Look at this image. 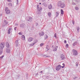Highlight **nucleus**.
I'll use <instances>...</instances> for the list:
<instances>
[{
	"instance_id": "1",
	"label": "nucleus",
	"mask_w": 80,
	"mask_h": 80,
	"mask_svg": "<svg viewBox=\"0 0 80 80\" xmlns=\"http://www.w3.org/2000/svg\"><path fill=\"white\" fill-rule=\"evenodd\" d=\"M72 52L74 55L76 56L78 55V52H77V51L76 50L73 49L72 50Z\"/></svg>"
},
{
	"instance_id": "2",
	"label": "nucleus",
	"mask_w": 80,
	"mask_h": 80,
	"mask_svg": "<svg viewBox=\"0 0 80 80\" xmlns=\"http://www.w3.org/2000/svg\"><path fill=\"white\" fill-rule=\"evenodd\" d=\"M5 10L7 14H10V10L8 9V8H6Z\"/></svg>"
},
{
	"instance_id": "3",
	"label": "nucleus",
	"mask_w": 80,
	"mask_h": 80,
	"mask_svg": "<svg viewBox=\"0 0 80 80\" xmlns=\"http://www.w3.org/2000/svg\"><path fill=\"white\" fill-rule=\"evenodd\" d=\"M61 67H62V66L60 65H58V66L56 67V70H57V71H58V70H60V69H61Z\"/></svg>"
},
{
	"instance_id": "4",
	"label": "nucleus",
	"mask_w": 80,
	"mask_h": 80,
	"mask_svg": "<svg viewBox=\"0 0 80 80\" xmlns=\"http://www.w3.org/2000/svg\"><path fill=\"white\" fill-rule=\"evenodd\" d=\"M4 43L2 42L1 44H0V49H1V50H3V49L4 48Z\"/></svg>"
},
{
	"instance_id": "5",
	"label": "nucleus",
	"mask_w": 80,
	"mask_h": 80,
	"mask_svg": "<svg viewBox=\"0 0 80 80\" xmlns=\"http://www.w3.org/2000/svg\"><path fill=\"white\" fill-rule=\"evenodd\" d=\"M60 7L62 8H63L65 7V4L64 3H61Z\"/></svg>"
},
{
	"instance_id": "6",
	"label": "nucleus",
	"mask_w": 80,
	"mask_h": 80,
	"mask_svg": "<svg viewBox=\"0 0 80 80\" xmlns=\"http://www.w3.org/2000/svg\"><path fill=\"white\" fill-rule=\"evenodd\" d=\"M61 60H65V59L66 58H65V57L64 55H63L62 54L61 55Z\"/></svg>"
},
{
	"instance_id": "7",
	"label": "nucleus",
	"mask_w": 80,
	"mask_h": 80,
	"mask_svg": "<svg viewBox=\"0 0 80 80\" xmlns=\"http://www.w3.org/2000/svg\"><path fill=\"white\" fill-rule=\"evenodd\" d=\"M39 35H40V37L43 36V35H44V32L42 31H41L39 32Z\"/></svg>"
},
{
	"instance_id": "8",
	"label": "nucleus",
	"mask_w": 80,
	"mask_h": 80,
	"mask_svg": "<svg viewBox=\"0 0 80 80\" xmlns=\"http://www.w3.org/2000/svg\"><path fill=\"white\" fill-rule=\"evenodd\" d=\"M20 27L21 28H23L25 27V24L24 23H22L20 24Z\"/></svg>"
},
{
	"instance_id": "9",
	"label": "nucleus",
	"mask_w": 80,
	"mask_h": 80,
	"mask_svg": "<svg viewBox=\"0 0 80 80\" xmlns=\"http://www.w3.org/2000/svg\"><path fill=\"white\" fill-rule=\"evenodd\" d=\"M32 20V18L31 17H29L28 19H27V21L28 22H31Z\"/></svg>"
},
{
	"instance_id": "10",
	"label": "nucleus",
	"mask_w": 80,
	"mask_h": 80,
	"mask_svg": "<svg viewBox=\"0 0 80 80\" xmlns=\"http://www.w3.org/2000/svg\"><path fill=\"white\" fill-rule=\"evenodd\" d=\"M57 3L58 7H60L61 6V4H62V3L61 1H58Z\"/></svg>"
},
{
	"instance_id": "11",
	"label": "nucleus",
	"mask_w": 80,
	"mask_h": 80,
	"mask_svg": "<svg viewBox=\"0 0 80 80\" xmlns=\"http://www.w3.org/2000/svg\"><path fill=\"white\" fill-rule=\"evenodd\" d=\"M15 44L16 45V47H18V40H17L15 42Z\"/></svg>"
},
{
	"instance_id": "12",
	"label": "nucleus",
	"mask_w": 80,
	"mask_h": 80,
	"mask_svg": "<svg viewBox=\"0 0 80 80\" xmlns=\"http://www.w3.org/2000/svg\"><path fill=\"white\" fill-rule=\"evenodd\" d=\"M6 47L7 48H10V45L8 42H7L6 43Z\"/></svg>"
},
{
	"instance_id": "13",
	"label": "nucleus",
	"mask_w": 80,
	"mask_h": 80,
	"mask_svg": "<svg viewBox=\"0 0 80 80\" xmlns=\"http://www.w3.org/2000/svg\"><path fill=\"white\" fill-rule=\"evenodd\" d=\"M6 52L8 53H9L10 52V49L9 48H7L6 49Z\"/></svg>"
},
{
	"instance_id": "14",
	"label": "nucleus",
	"mask_w": 80,
	"mask_h": 80,
	"mask_svg": "<svg viewBox=\"0 0 80 80\" xmlns=\"http://www.w3.org/2000/svg\"><path fill=\"white\" fill-rule=\"evenodd\" d=\"M32 40H33V38H32L30 37L28 39V41L29 42H31Z\"/></svg>"
},
{
	"instance_id": "15",
	"label": "nucleus",
	"mask_w": 80,
	"mask_h": 80,
	"mask_svg": "<svg viewBox=\"0 0 80 80\" xmlns=\"http://www.w3.org/2000/svg\"><path fill=\"white\" fill-rule=\"evenodd\" d=\"M46 48V52H47V51H48V50H50V47H49V46L48 45L47 46Z\"/></svg>"
},
{
	"instance_id": "16",
	"label": "nucleus",
	"mask_w": 80,
	"mask_h": 80,
	"mask_svg": "<svg viewBox=\"0 0 80 80\" xmlns=\"http://www.w3.org/2000/svg\"><path fill=\"white\" fill-rule=\"evenodd\" d=\"M77 42H76L73 43L72 45L73 46H75V45H77Z\"/></svg>"
},
{
	"instance_id": "17",
	"label": "nucleus",
	"mask_w": 80,
	"mask_h": 80,
	"mask_svg": "<svg viewBox=\"0 0 80 80\" xmlns=\"http://www.w3.org/2000/svg\"><path fill=\"white\" fill-rule=\"evenodd\" d=\"M58 48H56V47H54L53 49V52H55V51H57V50Z\"/></svg>"
},
{
	"instance_id": "18",
	"label": "nucleus",
	"mask_w": 80,
	"mask_h": 80,
	"mask_svg": "<svg viewBox=\"0 0 80 80\" xmlns=\"http://www.w3.org/2000/svg\"><path fill=\"white\" fill-rule=\"evenodd\" d=\"M77 30L78 32V33L79 32H80V31H79V30H80V28L79 27H77Z\"/></svg>"
},
{
	"instance_id": "19",
	"label": "nucleus",
	"mask_w": 80,
	"mask_h": 80,
	"mask_svg": "<svg viewBox=\"0 0 80 80\" xmlns=\"http://www.w3.org/2000/svg\"><path fill=\"white\" fill-rule=\"evenodd\" d=\"M48 8L49 10H50V9L52 8V6L51 5H50L48 6Z\"/></svg>"
},
{
	"instance_id": "20",
	"label": "nucleus",
	"mask_w": 80,
	"mask_h": 80,
	"mask_svg": "<svg viewBox=\"0 0 80 80\" xmlns=\"http://www.w3.org/2000/svg\"><path fill=\"white\" fill-rule=\"evenodd\" d=\"M3 53V49H0V55L2 54Z\"/></svg>"
},
{
	"instance_id": "21",
	"label": "nucleus",
	"mask_w": 80,
	"mask_h": 80,
	"mask_svg": "<svg viewBox=\"0 0 80 80\" xmlns=\"http://www.w3.org/2000/svg\"><path fill=\"white\" fill-rule=\"evenodd\" d=\"M78 63H78V62H76V63H75L76 67H78Z\"/></svg>"
},
{
	"instance_id": "22",
	"label": "nucleus",
	"mask_w": 80,
	"mask_h": 80,
	"mask_svg": "<svg viewBox=\"0 0 80 80\" xmlns=\"http://www.w3.org/2000/svg\"><path fill=\"white\" fill-rule=\"evenodd\" d=\"M63 13H64V12H63V10L62 9L61 10V14L63 15Z\"/></svg>"
},
{
	"instance_id": "23",
	"label": "nucleus",
	"mask_w": 80,
	"mask_h": 80,
	"mask_svg": "<svg viewBox=\"0 0 80 80\" xmlns=\"http://www.w3.org/2000/svg\"><path fill=\"white\" fill-rule=\"evenodd\" d=\"M58 15H59V12H56V17H57L58 16Z\"/></svg>"
},
{
	"instance_id": "24",
	"label": "nucleus",
	"mask_w": 80,
	"mask_h": 80,
	"mask_svg": "<svg viewBox=\"0 0 80 80\" xmlns=\"http://www.w3.org/2000/svg\"><path fill=\"white\" fill-rule=\"evenodd\" d=\"M4 22H5V23L6 24V25L8 24V22L7 21H6L5 20H4Z\"/></svg>"
},
{
	"instance_id": "25",
	"label": "nucleus",
	"mask_w": 80,
	"mask_h": 80,
	"mask_svg": "<svg viewBox=\"0 0 80 80\" xmlns=\"http://www.w3.org/2000/svg\"><path fill=\"white\" fill-rule=\"evenodd\" d=\"M8 5L9 6V7H12V4L10 2L8 4Z\"/></svg>"
},
{
	"instance_id": "26",
	"label": "nucleus",
	"mask_w": 80,
	"mask_h": 80,
	"mask_svg": "<svg viewBox=\"0 0 80 80\" xmlns=\"http://www.w3.org/2000/svg\"><path fill=\"white\" fill-rule=\"evenodd\" d=\"M48 16L50 17H51V12H48Z\"/></svg>"
},
{
	"instance_id": "27",
	"label": "nucleus",
	"mask_w": 80,
	"mask_h": 80,
	"mask_svg": "<svg viewBox=\"0 0 80 80\" xmlns=\"http://www.w3.org/2000/svg\"><path fill=\"white\" fill-rule=\"evenodd\" d=\"M38 42V40L36 39L35 40V41L34 43V44H35V43H37Z\"/></svg>"
},
{
	"instance_id": "28",
	"label": "nucleus",
	"mask_w": 80,
	"mask_h": 80,
	"mask_svg": "<svg viewBox=\"0 0 80 80\" xmlns=\"http://www.w3.org/2000/svg\"><path fill=\"white\" fill-rule=\"evenodd\" d=\"M42 8H38V10L39 12L41 11V10H42Z\"/></svg>"
},
{
	"instance_id": "29",
	"label": "nucleus",
	"mask_w": 80,
	"mask_h": 80,
	"mask_svg": "<svg viewBox=\"0 0 80 80\" xmlns=\"http://www.w3.org/2000/svg\"><path fill=\"white\" fill-rule=\"evenodd\" d=\"M44 38H46V39H47V38H48V36L47 35H45Z\"/></svg>"
},
{
	"instance_id": "30",
	"label": "nucleus",
	"mask_w": 80,
	"mask_h": 80,
	"mask_svg": "<svg viewBox=\"0 0 80 80\" xmlns=\"http://www.w3.org/2000/svg\"><path fill=\"white\" fill-rule=\"evenodd\" d=\"M22 38L23 40H25V36H24V35L22 36Z\"/></svg>"
},
{
	"instance_id": "31",
	"label": "nucleus",
	"mask_w": 80,
	"mask_h": 80,
	"mask_svg": "<svg viewBox=\"0 0 80 80\" xmlns=\"http://www.w3.org/2000/svg\"><path fill=\"white\" fill-rule=\"evenodd\" d=\"M35 45V43H32L31 44H29L30 46H33V45Z\"/></svg>"
},
{
	"instance_id": "32",
	"label": "nucleus",
	"mask_w": 80,
	"mask_h": 80,
	"mask_svg": "<svg viewBox=\"0 0 80 80\" xmlns=\"http://www.w3.org/2000/svg\"><path fill=\"white\" fill-rule=\"evenodd\" d=\"M17 27H15L14 28V30L15 32H16V31H17Z\"/></svg>"
},
{
	"instance_id": "33",
	"label": "nucleus",
	"mask_w": 80,
	"mask_h": 80,
	"mask_svg": "<svg viewBox=\"0 0 80 80\" xmlns=\"http://www.w3.org/2000/svg\"><path fill=\"white\" fill-rule=\"evenodd\" d=\"M79 8H78L77 7H75V9L76 10H78Z\"/></svg>"
},
{
	"instance_id": "34",
	"label": "nucleus",
	"mask_w": 80,
	"mask_h": 80,
	"mask_svg": "<svg viewBox=\"0 0 80 80\" xmlns=\"http://www.w3.org/2000/svg\"><path fill=\"white\" fill-rule=\"evenodd\" d=\"M77 78H78L77 77H75L73 78V79H74V80H76Z\"/></svg>"
},
{
	"instance_id": "35",
	"label": "nucleus",
	"mask_w": 80,
	"mask_h": 80,
	"mask_svg": "<svg viewBox=\"0 0 80 80\" xmlns=\"http://www.w3.org/2000/svg\"><path fill=\"white\" fill-rule=\"evenodd\" d=\"M8 34H10V30H9V29L8 30Z\"/></svg>"
},
{
	"instance_id": "36",
	"label": "nucleus",
	"mask_w": 80,
	"mask_h": 80,
	"mask_svg": "<svg viewBox=\"0 0 80 80\" xmlns=\"http://www.w3.org/2000/svg\"><path fill=\"white\" fill-rule=\"evenodd\" d=\"M43 45H44V44L41 43L40 44V46L41 47H42V46H43Z\"/></svg>"
},
{
	"instance_id": "37",
	"label": "nucleus",
	"mask_w": 80,
	"mask_h": 80,
	"mask_svg": "<svg viewBox=\"0 0 80 80\" xmlns=\"http://www.w3.org/2000/svg\"><path fill=\"white\" fill-rule=\"evenodd\" d=\"M66 48H68V44H67L66 45Z\"/></svg>"
},
{
	"instance_id": "38",
	"label": "nucleus",
	"mask_w": 80,
	"mask_h": 80,
	"mask_svg": "<svg viewBox=\"0 0 80 80\" xmlns=\"http://www.w3.org/2000/svg\"><path fill=\"white\" fill-rule=\"evenodd\" d=\"M40 11H38L37 12V14H40Z\"/></svg>"
},
{
	"instance_id": "39",
	"label": "nucleus",
	"mask_w": 80,
	"mask_h": 80,
	"mask_svg": "<svg viewBox=\"0 0 80 80\" xmlns=\"http://www.w3.org/2000/svg\"><path fill=\"white\" fill-rule=\"evenodd\" d=\"M54 37H55V38H56L57 37V33H55L54 35Z\"/></svg>"
},
{
	"instance_id": "40",
	"label": "nucleus",
	"mask_w": 80,
	"mask_h": 80,
	"mask_svg": "<svg viewBox=\"0 0 80 80\" xmlns=\"http://www.w3.org/2000/svg\"><path fill=\"white\" fill-rule=\"evenodd\" d=\"M72 5H76V4L74 2H72Z\"/></svg>"
},
{
	"instance_id": "41",
	"label": "nucleus",
	"mask_w": 80,
	"mask_h": 80,
	"mask_svg": "<svg viewBox=\"0 0 80 80\" xmlns=\"http://www.w3.org/2000/svg\"><path fill=\"white\" fill-rule=\"evenodd\" d=\"M72 22L73 23V24L74 25V24H75V22H74V20H72Z\"/></svg>"
},
{
	"instance_id": "42",
	"label": "nucleus",
	"mask_w": 80,
	"mask_h": 80,
	"mask_svg": "<svg viewBox=\"0 0 80 80\" xmlns=\"http://www.w3.org/2000/svg\"><path fill=\"white\" fill-rule=\"evenodd\" d=\"M4 57V56L2 55V57H0V59H1V58H3Z\"/></svg>"
},
{
	"instance_id": "43",
	"label": "nucleus",
	"mask_w": 80,
	"mask_h": 80,
	"mask_svg": "<svg viewBox=\"0 0 80 80\" xmlns=\"http://www.w3.org/2000/svg\"><path fill=\"white\" fill-rule=\"evenodd\" d=\"M12 28H11V27H10L9 28V30H12Z\"/></svg>"
},
{
	"instance_id": "44",
	"label": "nucleus",
	"mask_w": 80,
	"mask_h": 80,
	"mask_svg": "<svg viewBox=\"0 0 80 80\" xmlns=\"http://www.w3.org/2000/svg\"><path fill=\"white\" fill-rule=\"evenodd\" d=\"M43 5H46V3L45 2H43Z\"/></svg>"
},
{
	"instance_id": "45",
	"label": "nucleus",
	"mask_w": 80,
	"mask_h": 80,
	"mask_svg": "<svg viewBox=\"0 0 80 80\" xmlns=\"http://www.w3.org/2000/svg\"><path fill=\"white\" fill-rule=\"evenodd\" d=\"M17 1V3H16V4H18V0H16Z\"/></svg>"
},
{
	"instance_id": "46",
	"label": "nucleus",
	"mask_w": 80,
	"mask_h": 80,
	"mask_svg": "<svg viewBox=\"0 0 80 80\" xmlns=\"http://www.w3.org/2000/svg\"><path fill=\"white\" fill-rule=\"evenodd\" d=\"M8 2H11L12 1L11 0H7Z\"/></svg>"
},
{
	"instance_id": "47",
	"label": "nucleus",
	"mask_w": 80,
	"mask_h": 80,
	"mask_svg": "<svg viewBox=\"0 0 80 80\" xmlns=\"http://www.w3.org/2000/svg\"><path fill=\"white\" fill-rule=\"evenodd\" d=\"M64 43H67V41L66 40H65L64 41Z\"/></svg>"
},
{
	"instance_id": "48",
	"label": "nucleus",
	"mask_w": 80,
	"mask_h": 80,
	"mask_svg": "<svg viewBox=\"0 0 80 80\" xmlns=\"http://www.w3.org/2000/svg\"><path fill=\"white\" fill-rule=\"evenodd\" d=\"M46 0H42V2H44Z\"/></svg>"
},
{
	"instance_id": "49",
	"label": "nucleus",
	"mask_w": 80,
	"mask_h": 80,
	"mask_svg": "<svg viewBox=\"0 0 80 80\" xmlns=\"http://www.w3.org/2000/svg\"><path fill=\"white\" fill-rule=\"evenodd\" d=\"M39 5H38L37 6V9H38V8H39Z\"/></svg>"
},
{
	"instance_id": "50",
	"label": "nucleus",
	"mask_w": 80,
	"mask_h": 80,
	"mask_svg": "<svg viewBox=\"0 0 80 80\" xmlns=\"http://www.w3.org/2000/svg\"><path fill=\"white\" fill-rule=\"evenodd\" d=\"M65 67V66H63L62 67V68H63Z\"/></svg>"
},
{
	"instance_id": "51",
	"label": "nucleus",
	"mask_w": 80,
	"mask_h": 80,
	"mask_svg": "<svg viewBox=\"0 0 80 80\" xmlns=\"http://www.w3.org/2000/svg\"><path fill=\"white\" fill-rule=\"evenodd\" d=\"M28 78V75L27 74V75H26V78Z\"/></svg>"
},
{
	"instance_id": "52",
	"label": "nucleus",
	"mask_w": 80,
	"mask_h": 80,
	"mask_svg": "<svg viewBox=\"0 0 80 80\" xmlns=\"http://www.w3.org/2000/svg\"><path fill=\"white\" fill-rule=\"evenodd\" d=\"M38 23H36V26H38Z\"/></svg>"
},
{
	"instance_id": "53",
	"label": "nucleus",
	"mask_w": 80,
	"mask_h": 80,
	"mask_svg": "<svg viewBox=\"0 0 80 80\" xmlns=\"http://www.w3.org/2000/svg\"><path fill=\"white\" fill-rule=\"evenodd\" d=\"M18 34H19V35H20L21 34V32H19Z\"/></svg>"
},
{
	"instance_id": "54",
	"label": "nucleus",
	"mask_w": 80,
	"mask_h": 80,
	"mask_svg": "<svg viewBox=\"0 0 80 80\" xmlns=\"http://www.w3.org/2000/svg\"><path fill=\"white\" fill-rule=\"evenodd\" d=\"M62 65H63V66H65V64L64 63H63Z\"/></svg>"
},
{
	"instance_id": "55",
	"label": "nucleus",
	"mask_w": 80,
	"mask_h": 80,
	"mask_svg": "<svg viewBox=\"0 0 80 80\" xmlns=\"http://www.w3.org/2000/svg\"><path fill=\"white\" fill-rule=\"evenodd\" d=\"M42 72H43V71H40V73H42Z\"/></svg>"
},
{
	"instance_id": "56",
	"label": "nucleus",
	"mask_w": 80,
	"mask_h": 80,
	"mask_svg": "<svg viewBox=\"0 0 80 80\" xmlns=\"http://www.w3.org/2000/svg\"><path fill=\"white\" fill-rule=\"evenodd\" d=\"M38 72H37V74H36V76H37V75H38Z\"/></svg>"
},
{
	"instance_id": "57",
	"label": "nucleus",
	"mask_w": 80,
	"mask_h": 80,
	"mask_svg": "<svg viewBox=\"0 0 80 80\" xmlns=\"http://www.w3.org/2000/svg\"><path fill=\"white\" fill-rule=\"evenodd\" d=\"M56 48H58V46H57L56 47Z\"/></svg>"
},
{
	"instance_id": "58",
	"label": "nucleus",
	"mask_w": 80,
	"mask_h": 80,
	"mask_svg": "<svg viewBox=\"0 0 80 80\" xmlns=\"http://www.w3.org/2000/svg\"><path fill=\"white\" fill-rule=\"evenodd\" d=\"M39 4H40V5H41V2H40V3H39Z\"/></svg>"
},
{
	"instance_id": "59",
	"label": "nucleus",
	"mask_w": 80,
	"mask_h": 80,
	"mask_svg": "<svg viewBox=\"0 0 80 80\" xmlns=\"http://www.w3.org/2000/svg\"><path fill=\"white\" fill-rule=\"evenodd\" d=\"M5 25L4 26L3 25V27H5Z\"/></svg>"
},
{
	"instance_id": "60",
	"label": "nucleus",
	"mask_w": 80,
	"mask_h": 80,
	"mask_svg": "<svg viewBox=\"0 0 80 80\" xmlns=\"http://www.w3.org/2000/svg\"><path fill=\"white\" fill-rule=\"evenodd\" d=\"M77 2H78V1H77Z\"/></svg>"
}]
</instances>
